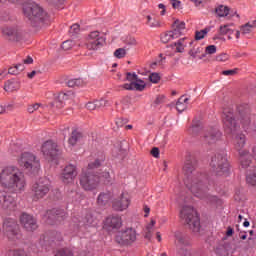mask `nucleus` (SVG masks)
<instances>
[{
	"label": "nucleus",
	"mask_w": 256,
	"mask_h": 256,
	"mask_svg": "<svg viewBox=\"0 0 256 256\" xmlns=\"http://www.w3.org/2000/svg\"><path fill=\"white\" fill-rule=\"evenodd\" d=\"M184 185L194 197L207 199L209 191V179L207 174L197 172V159L188 155L183 166Z\"/></svg>",
	"instance_id": "obj_1"
},
{
	"label": "nucleus",
	"mask_w": 256,
	"mask_h": 256,
	"mask_svg": "<svg viewBox=\"0 0 256 256\" xmlns=\"http://www.w3.org/2000/svg\"><path fill=\"white\" fill-rule=\"evenodd\" d=\"M0 184L14 193H21L25 191L27 181L25 174L18 167L7 166L0 173Z\"/></svg>",
	"instance_id": "obj_2"
},
{
	"label": "nucleus",
	"mask_w": 256,
	"mask_h": 256,
	"mask_svg": "<svg viewBox=\"0 0 256 256\" xmlns=\"http://www.w3.org/2000/svg\"><path fill=\"white\" fill-rule=\"evenodd\" d=\"M24 15L28 18V22L36 31H41L49 25V14L39 6V4L32 2L25 4L23 7Z\"/></svg>",
	"instance_id": "obj_3"
},
{
	"label": "nucleus",
	"mask_w": 256,
	"mask_h": 256,
	"mask_svg": "<svg viewBox=\"0 0 256 256\" xmlns=\"http://www.w3.org/2000/svg\"><path fill=\"white\" fill-rule=\"evenodd\" d=\"M180 219L188 225L190 231L193 233H199L201 231V220L199 214L191 206H183L180 210Z\"/></svg>",
	"instance_id": "obj_4"
},
{
	"label": "nucleus",
	"mask_w": 256,
	"mask_h": 256,
	"mask_svg": "<svg viewBox=\"0 0 256 256\" xmlns=\"http://www.w3.org/2000/svg\"><path fill=\"white\" fill-rule=\"evenodd\" d=\"M210 167L218 177L229 174V160L225 152L216 153L211 158Z\"/></svg>",
	"instance_id": "obj_5"
},
{
	"label": "nucleus",
	"mask_w": 256,
	"mask_h": 256,
	"mask_svg": "<svg viewBox=\"0 0 256 256\" xmlns=\"http://www.w3.org/2000/svg\"><path fill=\"white\" fill-rule=\"evenodd\" d=\"M20 167L24 168L30 175H37L39 169H41V162L37 159V156L29 152H24L18 159Z\"/></svg>",
	"instance_id": "obj_6"
},
{
	"label": "nucleus",
	"mask_w": 256,
	"mask_h": 256,
	"mask_svg": "<svg viewBox=\"0 0 256 256\" xmlns=\"http://www.w3.org/2000/svg\"><path fill=\"white\" fill-rule=\"evenodd\" d=\"M223 128L227 135L235 136L241 129V125L237 122V117L233 110L225 109L222 115Z\"/></svg>",
	"instance_id": "obj_7"
},
{
	"label": "nucleus",
	"mask_w": 256,
	"mask_h": 256,
	"mask_svg": "<svg viewBox=\"0 0 256 256\" xmlns=\"http://www.w3.org/2000/svg\"><path fill=\"white\" fill-rule=\"evenodd\" d=\"M51 191V183L47 178H40L34 182L31 186V194L33 201H39V199H44L49 195Z\"/></svg>",
	"instance_id": "obj_8"
},
{
	"label": "nucleus",
	"mask_w": 256,
	"mask_h": 256,
	"mask_svg": "<svg viewBox=\"0 0 256 256\" xmlns=\"http://www.w3.org/2000/svg\"><path fill=\"white\" fill-rule=\"evenodd\" d=\"M85 45L89 51H99L107 45V38L101 36L99 31H92L88 34Z\"/></svg>",
	"instance_id": "obj_9"
},
{
	"label": "nucleus",
	"mask_w": 256,
	"mask_h": 256,
	"mask_svg": "<svg viewBox=\"0 0 256 256\" xmlns=\"http://www.w3.org/2000/svg\"><path fill=\"white\" fill-rule=\"evenodd\" d=\"M41 152L47 161H56L61 155V147L53 140H47L42 144Z\"/></svg>",
	"instance_id": "obj_10"
},
{
	"label": "nucleus",
	"mask_w": 256,
	"mask_h": 256,
	"mask_svg": "<svg viewBox=\"0 0 256 256\" xmlns=\"http://www.w3.org/2000/svg\"><path fill=\"white\" fill-rule=\"evenodd\" d=\"M115 241L122 247H129V245H133L137 241V231L133 228L119 231L115 236Z\"/></svg>",
	"instance_id": "obj_11"
},
{
	"label": "nucleus",
	"mask_w": 256,
	"mask_h": 256,
	"mask_svg": "<svg viewBox=\"0 0 256 256\" xmlns=\"http://www.w3.org/2000/svg\"><path fill=\"white\" fill-rule=\"evenodd\" d=\"M236 116L243 129L249 131V127H251V107H249L248 104L238 105L236 109Z\"/></svg>",
	"instance_id": "obj_12"
},
{
	"label": "nucleus",
	"mask_w": 256,
	"mask_h": 256,
	"mask_svg": "<svg viewBox=\"0 0 256 256\" xmlns=\"http://www.w3.org/2000/svg\"><path fill=\"white\" fill-rule=\"evenodd\" d=\"M80 185L84 191H93L99 187V175L86 171L80 176Z\"/></svg>",
	"instance_id": "obj_13"
},
{
	"label": "nucleus",
	"mask_w": 256,
	"mask_h": 256,
	"mask_svg": "<svg viewBox=\"0 0 256 256\" xmlns=\"http://www.w3.org/2000/svg\"><path fill=\"white\" fill-rule=\"evenodd\" d=\"M3 229L5 235L10 239V241H15V239L19 238L20 230L17 220L6 218L3 223Z\"/></svg>",
	"instance_id": "obj_14"
},
{
	"label": "nucleus",
	"mask_w": 256,
	"mask_h": 256,
	"mask_svg": "<svg viewBox=\"0 0 256 256\" xmlns=\"http://www.w3.org/2000/svg\"><path fill=\"white\" fill-rule=\"evenodd\" d=\"M0 203L1 207L4 211H15L17 209V201L15 200L13 194L11 192L2 190L0 191Z\"/></svg>",
	"instance_id": "obj_15"
},
{
	"label": "nucleus",
	"mask_w": 256,
	"mask_h": 256,
	"mask_svg": "<svg viewBox=\"0 0 256 256\" xmlns=\"http://www.w3.org/2000/svg\"><path fill=\"white\" fill-rule=\"evenodd\" d=\"M46 222L48 225H57L67 218V212L61 208H53L46 212Z\"/></svg>",
	"instance_id": "obj_16"
},
{
	"label": "nucleus",
	"mask_w": 256,
	"mask_h": 256,
	"mask_svg": "<svg viewBox=\"0 0 256 256\" xmlns=\"http://www.w3.org/2000/svg\"><path fill=\"white\" fill-rule=\"evenodd\" d=\"M2 35L8 41H21L23 39V30L17 26H4Z\"/></svg>",
	"instance_id": "obj_17"
},
{
	"label": "nucleus",
	"mask_w": 256,
	"mask_h": 256,
	"mask_svg": "<svg viewBox=\"0 0 256 256\" xmlns=\"http://www.w3.org/2000/svg\"><path fill=\"white\" fill-rule=\"evenodd\" d=\"M20 223L22 227L30 233H33V231H36V229L39 228V224H37V218L31 214L23 213L20 216Z\"/></svg>",
	"instance_id": "obj_18"
},
{
	"label": "nucleus",
	"mask_w": 256,
	"mask_h": 256,
	"mask_svg": "<svg viewBox=\"0 0 256 256\" xmlns=\"http://www.w3.org/2000/svg\"><path fill=\"white\" fill-rule=\"evenodd\" d=\"M219 139H221V131L217 128H209L204 132L202 141L205 145H215Z\"/></svg>",
	"instance_id": "obj_19"
},
{
	"label": "nucleus",
	"mask_w": 256,
	"mask_h": 256,
	"mask_svg": "<svg viewBox=\"0 0 256 256\" xmlns=\"http://www.w3.org/2000/svg\"><path fill=\"white\" fill-rule=\"evenodd\" d=\"M75 177H77V167L73 164H69L64 168L61 174V181L64 182L65 185H69V183L75 181Z\"/></svg>",
	"instance_id": "obj_20"
},
{
	"label": "nucleus",
	"mask_w": 256,
	"mask_h": 256,
	"mask_svg": "<svg viewBox=\"0 0 256 256\" xmlns=\"http://www.w3.org/2000/svg\"><path fill=\"white\" fill-rule=\"evenodd\" d=\"M123 226V220L119 215H110L104 221L105 229L108 231H113V229H121Z\"/></svg>",
	"instance_id": "obj_21"
},
{
	"label": "nucleus",
	"mask_w": 256,
	"mask_h": 256,
	"mask_svg": "<svg viewBox=\"0 0 256 256\" xmlns=\"http://www.w3.org/2000/svg\"><path fill=\"white\" fill-rule=\"evenodd\" d=\"M129 204V196L121 194V197L113 200L112 208L114 209V211H125V209L129 207Z\"/></svg>",
	"instance_id": "obj_22"
},
{
	"label": "nucleus",
	"mask_w": 256,
	"mask_h": 256,
	"mask_svg": "<svg viewBox=\"0 0 256 256\" xmlns=\"http://www.w3.org/2000/svg\"><path fill=\"white\" fill-rule=\"evenodd\" d=\"M71 95H72L71 92L59 93L57 97L54 99V101L50 103V107H53L56 109H63V107H65V102L71 99Z\"/></svg>",
	"instance_id": "obj_23"
},
{
	"label": "nucleus",
	"mask_w": 256,
	"mask_h": 256,
	"mask_svg": "<svg viewBox=\"0 0 256 256\" xmlns=\"http://www.w3.org/2000/svg\"><path fill=\"white\" fill-rule=\"evenodd\" d=\"M145 87H147V84L140 78L134 82L125 83L122 85V89H125L126 91H143Z\"/></svg>",
	"instance_id": "obj_24"
},
{
	"label": "nucleus",
	"mask_w": 256,
	"mask_h": 256,
	"mask_svg": "<svg viewBox=\"0 0 256 256\" xmlns=\"http://www.w3.org/2000/svg\"><path fill=\"white\" fill-rule=\"evenodd\" d=\"M183 31H185V22L176 19L172 24V30H170L173 39H179L183 35Z\"/></svg>",
	"instance_id": "obj_25"
},
{
	"label": "nucleus",
	"mask_w": 256,
	"mask_h": 256,
	"mask_svg": "<svg viewBox=\"0 0 256 256\" xmlns=\"http://www.w3.org/2000/svg\"><path fill=\"white\" fill-rule=\"evenodd\" d=\"M21 89V81L17 79L7 80L4 84V91L7 93H13V91H19Z\"/></svg>",
	"instance_id": "obj_26"
},
{
	"label": "nucleus",
	"mask_w": 256,
	"mask_h": 256,
	"mask_svg": "<svg viewBox=\"0 0 256 256\" xmlns=\"http://www.w3.org/2000/svg\"><path fill=\"white\" fill-rule=\"evenodd\" d=\"M240 165L243 169H248V167H251V154H249V151L247 150H240Z\"/></svg>",
	"instance_id": "obj_27"
},
{
	"label": "nucleus",
	"mask_w": 256,
	"mask_h": 256,
	"mask_svg": "<svg viewBox=\"0 0 256 256\" xmlns=\"http://www.w3.org/2000/svg\"><path fill=\"white\" fill-rule=\"evenodd\" d=\"M103 107H107V100H95L86 104V109H88V111H96L97 109H101Z\"/></svg>",
	"instance_id": "obj_28"
},
{
	"label": "nucleus",
	"mask_w": 256,
	"mask_h": 256,
	"mask_svg": "<svg viewBox=\"0 0 256 256\" xmlns=\"http://www.w3.org/2000/svg\"><path fill=\"white\" fill-rule=\"evenodd\" d=\"M112 197L113 195L111 192H101L97 198L99 207H105L111 201Z\"/></svg>",
	"instance_id": "obj_29"
},
{
	"label": "nucleus",
	"mask_w": 256,
	"mask_h": 256,
	"mask_svg": "<svg viewBox=\"0 0 256 256\" xmlns=\"http://www.w3.org/2000/svg\"><path fill=\"white\" fill-rule=\"evenodd\" d=\"M218 33L219 35H228V39H233V36H231L232 33H235V30L233 29V23L221 25L219 27Z\"/></svg>",
	"instance_id": "obj_30"
},
{
	"label": "nucleus",
	"mask_w": 256,
	"mask_h": 256,
	"mask_svg": "<svg viewBox=\"0 0 256 256\" xmlns=\"http://www.w3.org/2000/svg\"><path fill=\"white\" fill-rule=\"evenodd\" d=\"M82 137H83V132H81L77 129L73 130L71 132L70 138L68 139L69 145H72V147L77 145V142L81 141Z\"/></svg>",
	"instance_id": "obj_31"
},
{
	"label": "nucleus",
	"mask_w": 256,
	"mask_h": 256,
	"mask_svg": "<svg viewBox=\"0 0 256 256\" xmlns=\"http://www.w3.org/2000/svg\"><path fill=\"white\" fill-rule=\"evenodd\" d=\"M246 181L249 185L253 187L256 186V166L250 167L246 174Z\"/></svg>",
	"instance_id": "obj_32"
},
{
	"label": "nucleus",
	"mask_w": 256,
	"mask_h": 256,
	"mask_svg": "<svg viewBox=\"0 0 256 256\" xmlns=\"http://www.w3.org/2000/svg\"><path fill=\"white\" fill-rule=\"evenodd\" d=\"M127 156V150L122 149L121 146L114 147L112 150V157L114 159H119L120 161H123L125 157Z\"/></svg>",
	"instance_id": "obj_33"
},
{
	"label": "nucleus",
	"mask_w": 256,
	"mask_h": 256,
	"mask_svg": "<svg viewBox=\"0 0 256 256\" xmlns=\"http://www.w3.org/2000/svg\"><path fill=\"white\" fill-rule=\"evenodd\" d=\"M103 163H105V155H101L100 158H96L95 161L90 162L88 164V170L87 171H91V173H93V170L95 169H99V167H101V165H103Z\"/></svg>",
	"instance_id": "obj_34"
},
{
	"label": "nucleus",
	"mask_w": 256,
	"mask_h": 256,
	"mask_svg": "<svg viewBox=\"0 0 256 256\" xmlns=\"http://www.w3.org/2000/svg\"><path fill=\"white\" fill-rule=\"evenodd\" d=\"M184 96L180 97L176 102V109L179 113H183L185 109H187V105L189 103V98H183Z\"/></svg>",
	"instance_id": "obj_35"
},
{
	"label": "nucleus",
	"mask_w": 256,
	"mask_h": 256,
	"mask_svg": "<svg viewBox=\"0 0 256 256\" xmlns=\"http://www.w3.org/2000/svg\"><path fill=\"white\" fill-rule=\"evenodd\" d=\"M155 220L151 219L150 224H148L144 230V239H148V241H151V238L153 237V227H155Z\"/></svg>",
	"instance_id": "obj_36"
},
{
	"label": "nucleus",
	"mask_w": 256,
	"mask_h": 256,
	"mask_svg": "<svg viewBox=\"0 0 256 256\" xmlns=\"http://www.w3.org/2000/svg\"><path fill=\"white\" fill-rule=\"evenodd\" d=\"M255 27H256V21L252 23L248 22L240 27V31L242 35H249V33H251V31L255 29Z\"/></svg>",
	"instance_id": "obj_37"
},
{
	"label": "nucleus",
	"mask_w": 256,
	"mask_h": 256,
	"mask_svg": "<svg viewBox=\"0 0 256 256\" xmlns=\"http://www.w3.org/2000/svg\"><path fill=\"white\" fill-rule=\"evenodd\" d=\"M235 140H236V149L240 152L243 151V147H245V136L244 134H235Z\"/></svg>",
	"instance_id": "obj_38"
},
{
	"label": "nucleus",
	"mask_w": 256,
	"mask_h": 256,
	"mask_svg": "<svg viewBox=\"0 0 256 256\" xmlns=\"http://www.w3.org/2000/svg\"><path fill=\"white\" fill-rule=\"evenodd\" d=\"M215 11L218 17H227V15H229L230 8L229 6L220 5L215 9Z\"/></svg>",
	"instance_id": "obj_39"
},
{
	"label": "nucleus",
	"mask_w": 256,
	"mask_h": 256,
	"mask_svg": "<svg viewBox=\"0 0 256 256\" xmlns=\"http://www.w3.org/2000/svg\"><path fill=\"white\" fill-rule=\"evenodd\" d=\"M185 39L186 38H181L173 44V46L176 47V53H183V51H185V47H187L185 44Z\"/></svg>",
	"instance_id": "obj_40"
},
{
	"label": "nucleus",
	"mask_w": 256,
	"mask_h": 256,
	"mask_svg": "<svg viewBox=\"0 0 256 256\" xmlns=\"http://www.w3.org/2000/svg\"><path fill=\"white\" fill-rule=\"evenodd\" d=\"M215 253L218 256H227L229 255V248H227V245H219L216 247Z\"/></svg>",
	"instance_id": "obj_41"
},
{
	"label": "nucleus",
	"mask_w": 256,
	"mask_h": 256,
	"mask_svg": "<svg viewBox=\"0 0 256 256\" xmlns=\"http://www.w3.org/2000/svg\"><path fill=\"white\" fill-rule=\"evenodd\" d=\"M95 217L91 212H87L85 217H84V225H87L88 227H91L95 225Z\"/></svg>",
	"instance_id": "obj_42"
},
{
	"label": "nucleus",
	"mask_w": 256,
	"mask_h": 256,
	"mask_svg": "<svg viewBox=\"0 0 256 256\" xmlns=\"http://www.w3.org/2000/svg\"><path fill=\"white\" fill-rule=\"evenodd\" d=\"M55 256H74L71 248H60L56 251Z\"/></svg>",
	"instance_id": "obj_43"
},
{
	"label": "nucleus",
	"mask_w": 256,
	"mask_h": 256,
	"mask_svg": "<svg viewBox=\"0 0 256 256\" xmlns=\"http://www.w3.org/2000/svg\"><path fill=\"white\" fill-rule=\"evenodd\" d=\"M201 129H203V124L201 123V121L195 120L192 122L191 131L192 133H194V135H197V133H199Z\"/></svg>",
	"instance_id": "obj_44"
},
{
	"label": "nucleus",
	"mask_w": 256,
	"mask_h": 256,
	"mask_svg": "<svg viewBox=\"0 0 256 256\" xmlns=\"http://www.w3.org/2000/svg\"><path fill=\"white\" fill-rule=\"evenodd\" d=\"M211 31V28H205L201 31L195 32V41H201V39H205V35Z\"/></svg>",
	"instance_id": "obj_45"
},
{
	"label": "nucleus",
	"mask_w": 256,
	"mask_h": 256,
	"mask_svg": "<svg viewBox=\"0 0 256 256\" xmlns=\"http://www.w3.org/2000/svg\"><path fill=\"white\" fill-rule=\"evenodd\" d=\"M8 256H29L25 249H13L8 252Z\"/></svg>",
	"instance_id": "obj_46"
},
{
	"label": "nucleus",
	"mask_w": 256,
	"mask_h": 256,
	"mask_svg": "<svg viewBox=\"0 0 256 256\" xmlns=\"http://www.w3.org/2000/svg\"><path fill=\"white\" fill-rule=\"evenodd\" d=\"M147 19V25H149L152 28L161 27V22L159 20L153 19L150 15L146 17Z\"/></svg>",
	"instance_id": "obj_47"
},
{
	"label": "nucleus",
	"mask_w": 256,
	"mask_h": 256,
	"mask_svg": "<svg viewBox=\"0 0 256 256\" xmlns=\"http://www.w3.org/2000/svg\"><path fill=\"white\" fill-rule=\"evenodd\" d=\"M160 39H161L162 43H169V41H171L174 38H173V34L171 33V31H166L161 34Z\"/></svg>",
	"instance_id": "obj_48"
},
{
	"label": "nucleus",
	"mask_w": 256,
	"mask_h": 256,
	"mask_svg": "<svg viewBox=\"0 0 256 256\" xmlns=\"http://www.w3.org/2000/svg\"><path fill=\"white\" fill-rule=\"evenodd\" d=\"M68 87H81L83 80L81 78L71 79L67 82Z\"/></svg>",
	"instance_id": "obj_49"
},
{
	"label": "nucleus",
	"mask_w": 256,
	"mask_h": 256,
	"mask_svg": "<svg viewBox=\"0 0 256 256\" xmlns=\"http://www.w3.org/2000/svg\"><path fill=\"white\" fill-rule=\"evenodd\" d=\"M125 55H127V50H125V48H118L114 51V57H116V59H123Z\"/></svg>",
	"instance_id": "obj_50"
},
{
	"label": "nucleus",
	"mask_w": 256,
	"mask_h": 256,
	"mask_svg": "<svg viewBox=\"0 0 256 256\" xmlns=\"http://www.w3.org/2000/svg\"><path fill=\"white\" fill-rule=\"evenodd\" d=\"M149 81L150 83L157 84L161 81V75L157 72H153L149 75Z\"/></svg>",
	"instance_id": "obj_51"
},
{
	"label": "nucleus",
	"mask_w": 256,
	"mask_h": 256,
	"mask_svg": "<svg viewBox=\"0 0 256 256\" xmlns=\"http://www.w3.org/2000/svg\"><path fill=\"white\" fill-rule=\"evenodd\" d=\"M139 79V76L135 73L127 72L126 73V79L125 81H129V83H134V81H137Z\"/></svg>",
	"instance_id": "obj_52"
},
{
	"label": "nucleus",
	"mask_w": 256,
	"mask_h": 256,
	"mask_svg": "<svg viewBox=\"0 0 256 256\" xmlns=\"http://www.w3.org/2000/svg\"><path fill=\"white\" fill-rule=\"evenodd\" d=\"M99 179H104V183H111V174L107 171H104L98 175Z\"/></svg>",
	"instance_id": "obj_53"
},
{
	"label": "nucleus",
	"mask_w": 256,
	"mask_h": 256,
	"mask_svg": "<svg viewBox=\"0 0 256 256\" xmlns=\"http://www.w3.org/2000/svg\"><path fill=\"white\" fill-rule=\"evenodd\" d=\"M205 53L207 55H215V53H217V46H215V45L207 46L205 49Z\"/></svg>",
	"instance_id": "obj_54"
},
{
	"label": "nucleus",
	"mask_w": 256,
	"mask_h": 256,
	"mask_svg": "<svg viewBox=\"0 0 256 256\" xmlns=\"http://www.w3.org/2000/svg\"><path fill=\"white\" fill-rule=\"evenodd\" d=\"M201 51H203V48H192L188 54L193 57V59H195V57H197V55H199V53H201Z\"/></svg>",
	"instance_id": "obj_55"
},
{
	"label": "nucleus",
	"mask_w": 256,
	"mask_h": 256,
	"mask_svg": "<svg viewBox=\"0 0 256 256\" xmlns=\"http://www.w3.org/2000/svg\"><path fill=\"white\" fill-rule=\"evenodd\" d=\"M61 47L64 51H69L73 47V41L66 40L62 43Z\"/></svg>",
	"instance_id": "obj_56"
},
{
	"label": "nucleus",
	"mask_w": 256,
	"mask_h": 256,
	"mask_svg": "<svg viewBox=\"0 0 256 256\" xmlns=\"http://www.w3.org/2000/svg\"><path fill=\"white\" fill-rule=\"evenodd\" d=\"M160 60L154 61L150 64L151 69H155L156 65H163V61H165V57H163V54H159Z\"/></svg>",
	"instance_id": "obj_57"
},
{
	"label": "nucleus",
	"mask_w": 256,
	"mask_h": 256,
	"mask_svg": "<svg viewBox=\"0 0 256 256\" xmlns=\"http://www.w3.org/2000/svg\"><path fill=\"white\" fill-rule=\"evenodd\" d=\"M41 107V104L36 103V104H31L28 106L27 111L28 113H35Z\"/></svg>",
	"instance_id": "obj_58"
},
{
	"label": "nucleus",
	"mask_w": 256,
	"mask_h": 256,
	"mask_svg": "<svg viewBox=\"0 0 256 256\" xmlns=\"http://www.w3.org/2000/svg\"><path fill=\"white\" fill-rule=\"evenodd\" d=\"M70 29L73 35H78V33L81 31V26L78 23H76V24H73L70 27Z\"/></svg>",
	"instance_id": "obj_59"
},
{
	"label": "nucleus",
	"mask_w": 256,
	"mask_h": 256,
	"mask_svg": "<svg viewBox=\"0 0 256 256\" xmlns=\"http://www.w3.org/2000/svg\"><path fill=\"white\" fill-rule=\"evenodd\" d=\"M216 61L225 62L229 61V56L227 53H222L216 56Z\"/></svg>",
	"instance_id": "obj_60"
},
{
	"label": "nucleus",
	"mask_w": 256,
	"mask_h": 256,
	"mask_svg": "<svg viewBox=\"0 0 256 256\" xmlns=\"http://www.w3.org/2000/svg\"><path fill=\"white\" fill-rule=\"evenodd\" d=\"M126 123H128V120L125 119V118H118L116 120V125H117L118 128L123 127V125H126Z\"/></svg>",
	"instance_id": "obj_61"
},
{
	"label": "nucleus",
	"mask_w": 256,
	"mask_h": 256,
	"mask_svg": "<svg viewBox=\"0 0 256 256\" xmlns=\"http://www.w3.org/2000/svg\"><path fill=\"white\" fill-rule=\"evenodd\" d=\"M222 75H226V76L237 75V69H233V70H224V71H222Z\"/></svg>",
	"instance_id": "obj_62"
},
{
	"label": "nucleus",
	"mask_w": 256,
	"mask_h": 256,
	"mask_svg": "<svg viewBox=\"0 0 256 256\" xmlns=\"http://www.w3.org/2000/svg\"><path fill=\"white\" fill-rule=\"evenodd\" d=\"M170 3L173 9H179L181 7V1L179 0H170Z\"/></svg>",
	"instance_id": "obj_63"
},
{
	"label": "nucleus",
	"mask_w": 256,
	"mask_h": 256,
	"mask_svg": "<svg viewBox=\"0 0 256 256\" xmlns=\"http://www.w3.org/2000/svg\"><path fill=\"white\" fill-rule=\"evenodd\" d=\"M152 157H155V159H159V148L154 147L151 150Z\"/></svg>",
	"instance_id": "obj_64"
}]
</instances>
